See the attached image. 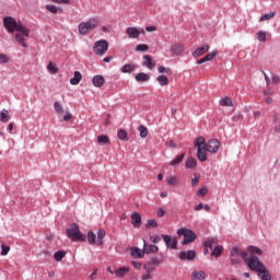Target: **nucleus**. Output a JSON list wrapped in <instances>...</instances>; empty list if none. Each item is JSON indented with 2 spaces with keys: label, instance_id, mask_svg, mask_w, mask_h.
I'll list each match as a JSON object with an SVG mask.
<instances>
[{
  "label": "nucleus",
  "instance_id": "f257e3e1",
  "mask_svg": "<svg viewBox=\"0 0 280 280\" xmlns=\"http://www.w3.org/2000/svg\"><path fill=\"white\" fill-rule=\"evenodd\" d=\"M262 252L259 247L256 246H248L246 252L241 253V257L245 264H247L248 268L250 270H254V272H258L261 280H270V271L266 269L264 264L259 261V258L255 255H261Z\"/></svg>",
  "mask_w": 280,
  "mask_h": 280
},
{
  "label": "nucleus",
  "instance_id": "f03ea898",
  "mask_svg": "<svg viewBox=\"0 0 280 280\" xmlns=\"http://www.w3.org/2000/svg\"><path fill=\"white\" fill-rule=\"evenodd\" d=\"M3 26L9 34H14V32H20L24 36H30V28L23 25L22 21H18L12 16H5L3 19Z\"/></svg>",
  "mask_w": 280,
  "mask_h": 280
},
{
  "label": "nucleus",
  "instance_id": "7ed1b4c3",
  "mask_svg": "<svg viewBox=\"0 0 280 280\" xmlns=\"http://www.w3.org/2000/svg\"><path fill=\"white\" fill-rule=\"evenodd\" d=\"M195 148H197V159L205 163L207 161V142L203 137H198L195 141Z\"/></svg>",
  "mask_w": 280,
  "mask_h": 280
},
{
  "label": "nucleus",
  "instance_id": "20e7f679",
  "mask_svg": "<svg viewBox=\"0 0 280 280\" xmlns=\"http://www.w3.org/2000/svg\"><path fill=\"white\" fill-rule=\"evenodd\" d=\"M97 25H100V20L96 18H92L86 22H81L78 26L79 34H81V36H84L89 34V32H92V30H95Z\"/></svg>",
  "mask_w": 280,
  "mask_h": 280
},
{
  "label": "nucleus",
  "instance_id": "39448f33",
  "mask_svg": "<svg viewBox=\"0 0 280 280\" xmlns=\"http://www.w3.org/2000/svg\"><path fill=\"white\" fill-rule=\"evenodd\" d=\"M66 233L72 242H86V236L80 232V226L75 223H72L71 226L67 229Z\"/></svg>",
  "mask_w": 280,
  "mask_h": 280
},
{
  "label": "nucleus",
  "instance_id": "423d86ee",
  "mask_svg": "<svg viewBox=\"0 0 280 280\" xmlns=\"http://www.w3.org/2000/svg\"><path fill=\"white\" fill-rule=\"evenodd\" d=\"M177 235H183L184 240L182 244L187 246V244H191V242H196V233L189 229L182 228L177 230Z\"/></svg>",
  "mask_w": 280,
  "mask_h": 280
},
{
  "label": "nucleus",
  "instance_id": "0eeeda50",
  "mask_svg": "<svg viewBox=\"0 0 280 280\" xmlns=\"http://www.w3.org/2000/svg\"><path fill=\"white\" fill-rule=\"evenodd\" d=\"M93 51L96 56H104V54L108 51V42L105 39L96 42L94 44Z\"/></svg>",
  "mask_w": 280,
  "mask_h": 280
},
{
  "label": "nucleus",
  "instance_id": "6e6552de",
  "mask_svg": "<svg viewBox=\"0 0 280 280\" xmlns=\"http://www.w3.org/2000/svg\"><path fill=\"white\" fill-rule=\"evenodd\" d=\"M154 266H161V261L156 258L151 259L144 265V270H147V273L142 276L143 280L152 279V276L150 273L152 272V270H154Z\"/></svg>",
  "mask_w": 280,
  "mask_h": 280
},
{
  "label": "nucleus",
  "instance_id": "1a4fd4ad",
  "mask_svg": "<svg viewBox=\"0 0 280 280\" xmlns=\"http://www.w3.org/2000/svg\"><path fill=\"white\" fill-rule=\"evenodd\" d=\"M206 149L211 154H215V152L220 150V141H218V139L209 140L208 143L206 144Z\"/></svg>",
  "mask_w": 280,
  "mask_h": 280
},
{
  "label": "nucleus",
  "instance_id": "9d476101",
  "mask_svg": "<svg viewBox=\"0 0 280 280\" xmlns=\"http://www.w3.org/2000/svg\"><path fill=\"white\" fill-rule=\"evenodd\" d=\"M162 238L164 240L166 246H168L170 248H173V250H176V246L178 244V241L176 238H172V236L167 234H163Z\"/></svg>",
  "mask_w": 280,
  "mask_h": 280
},
{
  "label": "nucleus",
  "instance_id": "9b49d317",
  "mask_svg": "<svg viewBox=\"0 0 280 280\" xmlns=\"http://www.w3.org/2000/svg\"><path fill=\"white\" fill-rule=\"evenodd\" d=\"M209 49H211L209 44H203L202 46H200L192 52V56H194V58H200V56H205V54H207V51H209Z\"/></svg>",
  "mask_w": 280,
  "mask_h": 280
},
{
  "label": "nucleus",
  "instance_id": "f8f14e48",
  "mask_svg": "<svg viewBox=\"0 0 280 280\" xmlns=\"http://www.w3.org/2000/svg\"><path fill=\"white\" fill-rule=\"evenodd\" d=\"M179 259L182 260L187 259L188 261H194V259H196V252L195 250H188L187 253L180 252Z\"/></svg>",
  "mask_w": 280,
  "mask_h": 280
},
{
  "label": "nucleus",
  "instance_id": "ddd939ff",
  "mask_svg": "<svg viewBox=\"0 0 280 280\" xmlns=\"http://www.w3.org/2000/svg\"><path fill=\"white\" fill-rule=\"evenodd\" d=\"M171 51L175 56H180V54H183L185 51V46L180 43H175L172 45Z\"/></svg>",
  "mask_w": 280,
  "mask_h": 280
},
{
  "label": "nucleus",
  "instance_id": "4468645a",
  "mask_svg": "<svg viewBox=\"0 0 280 280\" xmlns=\"http://www.w3.org/2000/svg\"><path fill=\"white\" fill-rule=\"evenodd\" d=\"M215 244H218V240L215 238H209L208 241H206V248L203 249V255H209V248L210 250H213V246H215Z\"/></svg>",
  "mask_w": 280,
  "mask_h": 280
},
{
  "label": "nucleus",
  "instance_id": "2eb2a0df",
  "mask_svg": "<svg viewBox=\"0 0 280 280\" xmlns=\"http://www.w3.org/2000/svg\"><path fill=\"white\" fill-rule=\"evenodd\" d=\"M215 56H218V50H213L212 52H209L203 58L199 59L197 61V65H203V62H211V60H213V58H215Z\"/></svg>",
  "mask_w": 280,
  "mask_h": 280
},
{
  "label": "nucleus",
  "instance_id": "dca6fc26",
  "mask_svg": "<svg viewBox=\"0 0 280 280\" xmlns=\"http://www.w3.org/2000/svg\"><path fill=\"white\" fill-rule=\"evenodd\" d=\"M143 66L148 67L149 69H154V67H156V63H154V59H152V56L150 55H144L143 56Z\"/></svg>",
  "mask_w": 280,
  "mask_h": 280
},
{
  "label": "nucleus",
  "instance_id": "f3484780",
  "mask_svg": "<svg viewBox=\"0 0 280 280\" xmlns=\"http://www.w3.org/2000/svg\"><path fill=\"white\" fill-rule=\"evenodd\" d=\"M131 222L135 229H139L141 226V214L137 212L131 214Z\"/></svg>",
  "mask_w": 280,
  "mask_h": 280
},
{
  "label": "nucleus",
  "instance_id": "a211bd4d",
  "mask_svg": "<svg viewBox=\"0 0 280 280\" xmlns=\"http://www.w3.org/2000/svg\"><path fill=\"white\" fill-rule=\"evenodd\" d=\"M30 36L27 35H23V33L18 32V34H15V40L16 43H20V45L22 47H27V43H25V38H28Z\"/></svg>",
  "mask_w": 280,
  "mask_h": 280
},
{
  "label": "nucleus",
  "instance_id": "6ab92c4d",
  "mask_svg": "<svg viewBox=\"0 0 280 280\" xmlns=\"http://www.w3.org/2000/svg\"><path fill=\"white\" fill-rule=\"evenodd\" d=\"M126 34L129 36V38H137L141 33L137 27H128Z\"/></svg>",
  "mask_w": 280,
  "mask_h": 280
},
{
  "label": "nucleus",
  "instance_id": "aec40b11",
  "mask_svg": "<svg viewBox=\"0 0 280 280\" xmlns=\"http://www.w3.org/2000/svg\"><path fill=\"white\" fill-rule=\"evenodd\" d=\"M135 79H136V82H149L150 74H148L145 72H140V73L136 74Z\"/></svg>",
  "mask_w": 280,
  "mask_h": 280
},
{
  "label": "nucleus",
  "instance_id": "412c9836",
  "mask_svg": "<svg viewBox=\"0 0 280 280\" xmlns=\"http://www.w3.org/2000/svg\"><path fill=\"white\" fill-rule=\"evenodd\" d=\"M81 81L82 73H80V71H75L74 77L70 80V84H72V86H78V84H80Z\"/></svg>",
  "mask_w": 280,
  "mask_h": 280
},
{
  "label": "nucleus",
  "instance_id": "4be33fe9",
  "mask_svg": "<svg viewBox=\"0 0 280 280\" xmlns=\"http://www.w3.org/2000/svg\"><path fill=\"white\" fill-rule=\"evenodd\" d=\"M92 82H93L94 86L100 89V88L104 86L105 80H104V77H102V75H95L93 78Z\"/></svg>",
  "mask_w": 280,
  "mask_h": 280
},
{
  "label": "nucleus",
  "instance_id": "5701e85b",
  "mask_svg": "<svg viewBox=\"0 0 280 280\" xmlns=\"http://www.w3.org/2000/svg\"><path fill=\"white\" fill-rule=\"evenodd\" d=\"M97 143L100 145H110V138H108L106 135L98 136Z\"/></svg>",
  "mask_w": 280,
  "mask_h": 280
},
{
  "label": "nucleus",
  "instance_id": "b1692460",
  "mask_svg": "<svg viewBox=\"0 0 280 280\" xmlns=\"http://www.w3.org/2000/svg\"><path fill=\"white\" fill-rule=\"evenodd\" d=\"M192 280H205L207 279V273L205 271H195L191 275Z\"/></svg>",
  "mask_w": 280,
  "mask_h": 280
},
{
  "label": "nucleus",
  "instance_id": "393cba45",
  "mask_svg": "<svg viewBox=\"0 0 280 280\" xmlns=\"http://www.w3.org/2000/svg\"><path fill=\"white\" fill-rule=\"evenodd\" d=\"M198 162L194 158H188L186 161V168L187 170H196Z\"/></svg>",
  "mask_w": 280,
  "mask_h": 280
},
{
  "label": "nucleus",
  "instance_id": "a878e982",
  "mask_svg": "<svg viewBox=\"0 0 280 280\" xmlns=\"http://www.w3.org/2000/svg\"><path fill=\"white\" fill-rule=\"evenodd\" d=\"M0 121H2V124H8V121H10V112H8V109H2L0 114Z\"/></svg>",
  "mask_w": 280,
  "mask_h": 280
},
{
  "label": "nucleus",
  "instance_id": "bb28decb",
  "mask_svg": "<svg viewBox=\"0 0 280 280\" xmlns=\"http://www.w3.org/2000/svg\"><path fill=\"white\" fill-rule=\"evenodd\" d=\"M137 69V66L132 63H127L121 68V73H132Z\"/></svg>",
  "mask_w": 280,
  "mask_h": 280
},
{
  "label": "nucleus",
  "instance_id": "cd10ccee",
  "mask_svg": "<svg viewBox=\"0 0 280 280\" xmlns=\"http://www.w3.org/2000/svg\"><path fill=\"white\" fill-rule=\"evenodd\" d=\"M224 250V247L220 246V245H215L213 248H212V257H220V255H222Z\"/></svg>",
  "mask_w": 280,
  "mask_h": 280
},
{
  "label": "nucleus",
  "instance_id": "c85d7f7f",
  "mask_svg": "<svg viewBox=\"0 0 280 280\" xmlns=\"http://www.w3.org/2000/svg\"><path fill=\"white\" fill-rule=\"evenodd\" d=\"M144 253L139 249V247H132L131 248V257H133L135 259L139 258V257H143Z\"/></svg>",
  "mask_w": 280,
  "mask_h": 280
},
{
  "label": "nucleus",
  "instance_id": "c756f323",
  "mask_svg": "<svg viewBox=\"0 0 280 280\" xmlns=\"http://www.w3.org/2000/svg\"><path fill=\"white\" fill-rule=\"evenodd\" d=\"M144 253H148V254H150V253H159V246H156V245H147L144 243Z\"/></svg>",
  "mask_w": 280,
  "mask_h": 280
},
{
  "label": "nucleus",
  "instance_id": "7c9ffc66",
  "mask_svg": "<svg viewBox=\"0 0 280 280\" xmlns=\"http://www.w3.org/2000/svg\"><path fill=\"white\" fill-rule=\"evenodd\" d=\"M158 82H159L160 86H167L170 84V79H167V77H165V75H159Z\"/></svg>",
  "mask_w": 280,
  "mask_h": 280
},
{
  "label": "nucleus",
  "instance_id": "2f4dec72",
  "mask_svg": "<svg viewBox=\"0 0 280 280\" xmlns=\"http://www.w3.org/2000/svg\"><path fill=\"white\" fill-rule=\"evenodd\" d=\"M130 269L128 267H121L119 269H116L114 272H115L116 277H124L125 275H127V272Z\"/></svg>",
  "mask_w": 280,
  "mask_h": 280
},
{
  "label": "nucleus",
  "instance_id": "473e14b6",
  "mask_svg": "<svg viewBox=\"0 0 280 280\" xmlns=\"http://www.w3.org/2000/svg\"><path fill=\"white\" fill-rule=\"evenodd\" d=\"M117 137L120 141H128V132L125 129H119Z\"/></svg>",
  "mask_w": 280,
  "mask_h": 280
},
{
  "label": "nucleus",
  "instance_id": "72a5a7b5",
  "mask_svg": "<svg viewBox=\"0 0 280 280\" xmlns=\"http://www.w3.org/2000/svg\"><path fill=\"white\" fill-rule=\"evenodd\" d=\"M138 131L140 132L141 139H145L148 137V127L140 125L138 127Z\"/></svg>",
  "mask_w": 280,
  "mask_h": 280
},
{
  "label": "nucleus",
  "instance_id": "f704fd0d",
  "mask_svg": "<svg viewBox=\"0 0 280 280\" xmlns=\"http://www.w3.org/2000/svg\"><path fill=\"white\" fill-rule=\"evenodd\" d=\"M65 255H67V252H65V250H59V252L55 253L54 259H55L56 261H62V259H65Z\"/></svg>",
  "mask_w": 280,
  "mask_h": 280
},
{
  "label": "nucleus",
  "instance_id": "c9c22d12",
  "mask_svg": "<svg viewBox=\"0 0 280 280\" xmlns=\"http://www.w3.org/2000/svg\"><path fill=\"white\" fill-rule=\"evenodd\" d=\"M183 159H185V153H182L180 155H177L171 163L170 165H178L183 163Z\"/></svg>",
  "mask_w": 280,
  "mask_h": 280
},
{
  "label": "nucleus",
  "instance_id": "e433bc0d",
  "mask_svg": "<svg viewBox=\"0 0 280 280\" xmlns=\"http://www.w3.org/2000/svg\"><path fill=\"white\" fill-rule=\"evenodd\" d=\"M97 237H98V246H102L104 244V237H106V231L104 230H98L97 232Z\"/></svg>",
  "mask_w": 280,
  "mask_h": 280
},
{
  "label": "nucleus",
  "instance_id": "4c0bfd02",
  "mask_svg": "<svg viewBox=\"0 0 280 280\" xmlns=\"http://www.w3.org/2000/svg\"><path fill=\"white\" fill-rule=\"evenodd\" d=\"M220 106H233V101L229 96L221 98Z\"/></svg>",
  "mask_w": 280,
  "mask_h": 280
},
{
  "label": "nucleus",
  "instance_id": "58836bf2",
  "mask_svg": "<svg viewBox=\"0 0 280 280\" xmlns=\"http://www.w3.org/2000/svg\"><path fill=\"white\" fill-rule=\"evenodd\" d=\"M276 14H277L276 12H269V13L262 15V16L259 19V21H260V23L264 22V21H270V19H275V15H276Z\"/></svg>",
  "mask_w": 280,
  "mask_h": 280
},
{
  "label": "nucleus",
  "instance_id": "ea45409f",
  "mask_svg": "<svg viewBox=\"0 0 280 280\" xmlns=\"http://www.w3.org/2000/svg\"><path fill=\"white\" fill-rule=\"evenodd\" d=\"M47 69L49 71V73H52V74L58 73V67L54 62H49L47 66Z\"/></svg>",
  "mask_w": 280,
  "mask_h": 280
},
{
  "label": "nucleus",
  "instance_id": "a19ab883",
  "mask_svg": "<svg viewBox=\"0 0 280 280\" xmlns=\"http://www.w3.org/2000/svg\"><path fill=\"white\" fill-rule=\"evenodd\" d=\"M97 238V236L95 235V233H93V231H90L88 233V242L89 244L93 245L95 244V240Z\"/></svg>",
  "mask_w": 280,
  "mask_h": 280
},
{
  "label": "nucleus",
  "instance_id": "79ce46f5",
  "mask_svg": "<svg viewBox=\"0 0 280 280\" xmlns=\"http://www.w3.org/2000/svg\"><path fill=\"white\" fill-rule=\"evenodd\" d=\"M257 40H259V43H266V32L264 31H259L257 34Z\"/></svg>",
  "mask_w": 280,
  "mask_h": 280
},
{
  "label": "nucleus",
  "instance_id": "37998d69",
  "mask_svg": "<svg viewBox=\"0 0 280 280\" xmlns=\"http://www.w3.org/2000/svg\"><path fill=\"white\" fill-rule=\"evenodd\" d=\"M158 71L159 73H167V75H172V69L165 68L164 66H160Z\"/></svg>",
  "mask_w": 280,
  "mask_h": 280
},
{
  "label": "nucleus",
  "instance_id": "c03bdc74",
  "mask_svg": "<svg viewBox=\"0 0 280 280\" xmlns=\"http://www.w3.org/2000/svg\"><path fill=\"white\" fill-rule=\"evenodd\" d=\"M54 108H55V112L60 115L61 113H63V109H62V105L60 104V102H55L54 103Z\"/></svg>",
  "mask_w": 280,
  "mask_h": 280
},
{
  "label": "nucleus",
  "instance_id": "a18cd8bd",
  "mask_svg": "<svg viewBox=\"0 0 280 280\" xmlns=\"http://www.w3.org/2000/svg\"><path fill=\"white\" fill-rule=\"evenodd\" d=\"M177 184H178V177L171 176V177L167 178V185L176 186Z\"/></svg>",
  "mask_w": 280,
  "mask_h": 280
},
{
  "label": "nucleus",
  "instance_id": "49530a36",
  "mask_svg": "<svg viewBox=\"0 0 280 280\" xmlns=\"http://www.w3.org/2000/svg\"><path fill=\"white\" fill-rule=\"evenodd\" d=\"M194 178L191 180V187H197L198 183H200V174L195 173Z\"/></svg>",
  "mask_w": 280,
  "mask_h": 280
},
{
  "label": "nucleus",
  "instance_id": "de8ad7c7",
  "mask_svg": "<svg viewBox=\"0 0 280 280\" xmlns=\"http://www.w3.org/2000/svg\"><path fill=\"white\" fill-rule=\"evenodd\" d=\"M10 62V57L5 54H0V65H8Z\"/></svg>",
  "mask_w": 280,
  "mask_h": 280
},
{
  "label": "nucleus",
  "instance_id": "09e8293b",
  "mask_svg": "<svg viewBox=\"0 0 280 280\" xmlns=\"http://www.w3.org/2000/svg\"><path fill=\"white\" fill-rule=\"evenodd\" d=\"M148 49H150V46H148L147 44H139L136 47V51H148Z\"/></svg>",
  "mask_w": 280,
  "mask_h": 280
},
{
  "label": "nucleus",
  "instance_id": "8fccbe9b",
  "mask_svg": "<svg viewBox=\"0 0 280 280\" xmlns=\"http://www.w3.org/2000/svg\"><path fill=\"white\" fill-rule=\"evenodd\" d=\"M46 10H48V12H51V14L58 13V8L56 5L47 4Z\"/></svg>",
  "mask_w": 280,
  "mask_h": 280
},
{
  "label": "nucleus",
  "instance_id": "3c124183",
  "mask_svg": "<svg viewBox=\"0 0 280 280\" xmlns=\"http://www.w3.org/2000/svg\"><path fill=\"white\" fill-rule=\"evenodd\" d=\"M240 256H242V254L240 253V249L237 247H233L230 253V257H240Z\"/></svg>",
  "mask_w": 280,
  "mask_h": 280
},
{
  "label": "nucleus",
  "instance_id": "603ef678",
  "mask_svg": "<svg viewBox=\"0 0 280 280\" xmlns=\"http://www.w3.org/2000/svg\"><path fill=\"white\" fill-rule=\"evenodd\" d=\"M208 189H207V187H202V188H200L198 191H197V196H199L200 198H203V196H207V194H208Z\"/></svg>",
  "mask_w": 280,
  "mask_h": 280
},
{
  "label": "nucleus",
  "instance_id": "864d4df0",
  "mask_svg": "<svg viewBox=\"0 0 280 280\" xmlns=\"http://www.w3.org/2000/svg\"><path fill=\"white\" fill-rule=\"evenodd\" d=\"M9 253H10V246L2 245L1 246V255H2V257H5V255H8Z\"/></svg>",
  "mask_w": 280,
  "mask_h": 280
},
{
  "label": "nucleus",
  "instance_id": "5fc2aeb1",
  "mask_svg": "<svg viewBox=\"0 0 280 280\" xmlns=\"http://www.w3.org/2000/svg\"><path fill=\"white\" fill-rule=\"evenodd\" d=\"M151 226H153L154 229H155L156 226H159V223L156 222V220L151 219V220L148 221V223H147V229H150Z\"/></svg>",
  "mask_w": 280,
  "mask_h": 280
},
{
  "label": "nucleus",
  "instance_id": "6e6d98bb",
  "mask_svg": "<svg viewBox=\"0 0 280 280\" xmlns=\"http://www.w3.org/2000/svg\"><path fill=\"white\" fill-rule=\"evenodd\" d=\"M230 257H231L230 261H231V264H233V266L240 264V261H241L240 256H230Z\"/></svg>",
  "mask_w": 280,
  "mask_h": 280
},
{
  "label": "nucleus",
  "instance_id": "4d7b16f0",
  "mask_svg": "<svg viewBox=\"0 0 280 280\" xmlns=\"http://www.w3.org/2000/svg\"><path fill=\"white\" fill-rule=\"evenodd\" d=\"M151 242H153V244H159V242H161V236L159 235L151 236Z\"/></svg>",
  "mask_w": 280,
  "mask_h": 280
},
{
  "label": "nucleus",
  "instance_id": "13d9d810",
  "mask_svg": "<svg viewBox=\"0 0 280 280\" xmlns=\"http://www.w3.org/2000/svg\"><path fill=\"white\" fill-rule=\"evenodd\" d=\"M195 211H202V209H205V203L200 202L199 205L195 206Z\"/></svg>",
  "mask_w": 280,
  "mask_h": 280
},
{
  "label": "nucleus",
  "instance_id": "bf43d9fd",
  "mask_svg": "<svg viewBox=\"0 0 280 280\" xmlns=\"http://www.w3.org/2000/svg\"><path fill=\"white\" fill-rule=\"evenodd\" d=\"M50 1H52L54 3H66V4L71 3V0H50Z\"/></svg>",
  "mask_w": 280,
  "mask_h": 280
},
{
  "label": "nucleus",
  "instance_id": "052dcab7",
  "mask_svg": "<svg viewBox=\"0 0 280 280\" xmlns=\"http://www.w3.org/2000/svg\"><path fill=\"white\" fill-rule=\"evenodd\" d=\"M145 32H156V26H154V25L147 26Z\"/></svg>",
  "mask_w": 280,
  "mask_h": 280
},
{
  "label": "nucleus",
  "instance_id": "680f3d73",
  "mask_svg": "<svg viewBox=\"0 0 280 280\" xmlns=\"http://www.w3.org/2000/svg\"><path fill=\"white\" fill-rule=\"evenodd\" d=\"M73 116L71 115V113H67L65 116H63V121H70V119L72 118Z\"/></svg>",
  "mask_w": 280,
  "mask_h": 280
},
{
  "label": "nucleus",
  "instance_id": "e2e57ef3",
  "mask_svg": "<svg viewBox=\"0 0 280 280\" xmlns=\"http://www.w3.org/2000/svg\"><path fill=\"white\" fill-rule=\"evenodd\" d=\"M158 215H159V218H163V215H165V210H163V208H160L158 210Z\"/></svg>",
  "mask_w": 280,
  "mask_h": 280
},
{
  "label": "nucleus",
  "instance_id": "0e129e2a",
  "mask_svg": "<svg viewBox=\"0 0 280 280\" xmlns=\"http://www.w3.org/2000/svg\"><path fill=\"white\" fill-rule=\"evenodd\" d=\"M264 75L267 86H270V78H268V74H266V72H264Z\"/></svg>",
  "mask_w": 280,
  "mask_h": 280
},
{
  "label": "nucleus",
  "instance_id": "69168bd1",
  "mask_svg": "<svg viewBox=\"0 0 280 280\" xmlns=\"http://www.w3.org/2000/svg\"><path fill=\"white\" fill-rule=\"evenodd\" d=\"M279 75H273L272 77V82H273V84H279Z\"/></svg>",
  "mask_w": 280,
  "mask_h": 280
},
{
  "label": "nucleus",
  "instance_id": "338daca9",
  "mask_svg": "<svg viewBox=\"0 0 280 280\" xmlns=\"http://www.w3.org/2000/svg\"><path fill=\"white\" fill-rule=\"evenodd\" d=\"M104 62H110L113 60V56L105 57Z\"/></svg>",
  "mask_w": 280,
  "mask_h": 280
},
{
  "label": "nucleus",
  "instance_id": "774afa93",
  "mask_svg": "<svg viewBox=\"0 0 280 280\" xmlns=\"http://www.w3.org/2000/svg\"><path fill=\"white\" fill-rule=\"evenodd\" d=\"M266 104H272V97H267L266 98Z\"/></svg>",
  "mask_w": 280,
  "mask_h": 280
}]
</instances>
